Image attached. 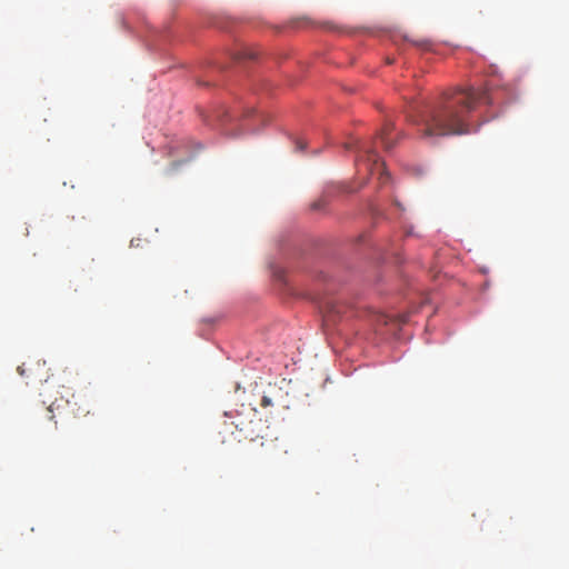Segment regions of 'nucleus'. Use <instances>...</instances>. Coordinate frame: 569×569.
Returning a JSON list of instances; mask_svg holds the SVG:
<instances>
[{
  "instance_id": "nucleus-1",
  "label": "nucleus",
  "mask_w": 569,
  "mask_h": 569,
  "mask_svg": "<svg viewBox=\"0 0 569 569\" xmlns=\"http://www.w3.org/2000/svg\"><path fill=\"white\" fill-rule=\"evenodd\" d=\"M481 102H490L486 90L456 88L427 106L413 122L423 139L468 133V116Z\"/></svg>"
},
{
  "instance_id": "nucleus-2",
  "label": "nucleus",
  "mask_w": 569,
  "mask_h": 569,
  "mask_svg": "<svg viewBox=\"0 0 569 569\" xmlns=\"http://www.w3.org/2000/svg\"><path fill=\"white\" fill-rule=\"evenodd\" d=\"M360 149L366 153V160L362 164L369 170L370 174H378L379 179L385 182L388 180V173L386 171L385 162L380 160L376 151L365 146Z\"/></svg>"
},
{
  "instance_id": "nucleus-3",
  "label": "nucleus",
  "mask_w": 569,
  "mask_h": 569,
  "mask_svg": "<svg viewBox=\"0 0 569 569\" xmlns=\"http://www.w3.org/2000/svg\"><path fill=\"white\" fill-rule=\"evenodd\" d=\"M231 425H233L238 430L240 437L239 440H254L257 437H259V420H244L238 417V419L236 421H232Z\"/></svg>"
},
{
  "instance_id": "nucleus-4",
  "label": "nucleus",
  "mask_w": 569,
  "mask_h": 569,
  "mask_svg": "<svg viewBox=\"0 0 569 569\" xmlns=\"http://www.w3.org/2000/svg\"><path fill=\"white\" fill-rule=\"evenodd\" d=\"M392 130H393V123L386 122L379 133V139L386 150H390L395 144L392 139L390 138Z\"/></svg>"
},
{
  "instance_id": "nucleus-5",
  "label": "nucleus",
  "mask_w": 569,
  "mask_h": 569,
  "mask_svg": "<svg viewBox=\"0 0 569 569\" xmlns=\"http://www.w3.org/2000/svg\"><path fill=\"white\" fill-rule=\"evenodd\" d=\"M408 41H410L413 46L422 49V50H431L432 49V43L430 40L428 39H408Z\"/></svg>"
},
{
  "instance_id": "nucleus-6",
  "label": "nucleus",
  "mask_w": 569,
  "mask_h": 569,
  "mask_svg": "<svg viewBox=\"0 0 569 569\" xmlns=\"http://www.w3.org/2000/svg\"><path fill=\"white\" fill-rule=\"evenodd\" d=\"M326 206V201L323 199H319V200H316L315 202H312L311 204V209L312 210H321L322 208H325Z\"/></svg>"
},
{
  "instance_id": "nucleus-7",
  "label": "nucleus",
  "mask_w": 569,
  "mask_h": 569,
  "mask_svg": "<svg viewBox=\"0 0 569 569\" xmlns=\"http://www.w3.org/2000/svg\"><path fill=\"white\" fill-rule=\"evenodd\" d=\"M261 407L266 408L268 406H271V399L267 396H263L261 399Z\"/></svg>"
},
{
  "instance_id": "nucleus-8",
  "label": "nucleus",
  "mask_w": 569,
  "mask_h": 569,
  "mask_svg": "<svg viewBox=\"0 0 569 569\" xmlns=\"http://www.w3.org/2000/svg\"><path fill=\"white\" fill-rule=\"evenodd\" d=\"M328 312L329 313H339V310H338L337 306L330 305V306H328Z\"/></svg>"
},
{
  "instance_id": "nucleus-9",
  "label": "nucleus",
  "mask_w": 569,
  "mask_h": 569,
  "mask_svg": "<svg viewBox=\"0 0 569 569\" xmlns=\"http://www.w3.org/2000/svg\"><path fill=\"white\" fill-rule=\"evenodd\" d=\"M306 143L302 140L297 141V149L305 150Z\"/></svg>"
},
{
  "instance_id": "nucleus-10",
  "label": "nucleus",
  "mask_w": 569,
  "mask_h": 569,
  "mask_svg": "<svg viewBox=\"0 0 569 569\" xmlns=\"http://www.w3.org/2000/svg\"><path fill=\"white\" fill-rule=\"evenodd\" d=\"M88 413H89V409H80V408H79V409H78V411L76 412V415H78V416H81V415H82V416H86V415H88Z\"/></svg>"
},
{
  "instance_id": "nucleus-11",
  "label": "nucleus",
  "mask_w": 569,
  "mask_h": 569,
  "mask_svg": "<svg viewBox=\"0 0 569 569\" xmlns=\"http://www.w3.org/2000/svg\"><path fill=\"white\" fill-rule=\"evenodd\" d=\"M18 372H19L20 376H24L26 375L24 367L23 366H19L18 367Z\"/></svg>"
},
{
  "instance_id": "nucleus-12",
  "label": "nucleus",
  "mask_w": 569,
  "mask_h": 569,
  "mask_svg": "<svg viewBox=\"0 0 569 569\" xmlns=\"http://www.w3.org/2000/svg\"><path fill=\"white\" fill-rule=\"evenodd\" d=\"M249 413H250L253 418H256V417H257V412H256V410H254V409H250V410H249Z\"/></svg>"
},
{
  "instance_id": "nucleus-13",
  "label": "nucleus",
  "mask_w": 569,
  "mask_h": 569,
  "mask_svg": "<svg viewBox=\"0 0 569 569\" xmlns=\"http://www.w3.org/2000/svg\"><path fill=\"white\" fill-rule=\"evenodd\" d=\"M329 321H335L336 319H333V313H329Z\"/></svg>"
}]
</instances>
